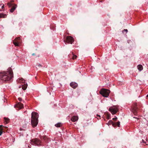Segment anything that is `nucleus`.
Here are the masks:
<instances>
[{
	"instance_id": "nucleus-1",
	"label": "nucleus",
	"mask_w": 148,
	"mask_h": 148,
	"mask_svg": "<svg viewBox=\"0 0 148 148\" xmlns=\"http://www.w3.org/2000/svg\"><path fill=\"white\" fill-rule=\"evenodd\" d=\"M13 74L12 69L9 68L6 71H3L0 73V78L5 81L10 80L13 77Z\"/></svg>"
},
{
	"instance_id": "nucleus-2",
	"label": "nucleus",
	"mask_w": 148,
	"mask_h": 148,
	"mask_svg": "<svg viewBox=\"0 0 148 148\" xmlns=\"http://www.w3.org/2000/svg\"><path fill=\"white\" fill-rule=\"evenodd\" d=\"M38 115L37 113L32 112V113L31 123L33 127H36L38 124Z\"/></svg>"
},
{
	"instance_id": "nucleus-3",
	"label": "nucleus",
	"mask_w": 148,
	"mask_h": 148,
	"mask_svg": "<svg viewBox=\"0 0 148 148\" xmlns=\"http://www.w3.org/2000/svg\"><path fill=\"white\" fill-rule=\"evenodd\" d=\"M110 92V90L108 89H103L101 90L100 92L103 97H107Z\"/></svg>"
},
{
	"instance_id": "nucleus-4",
	"label": "nucleus",
	"mask_w": 148,
	"mask_h": 148,
	"mask_svg": "<svg viewBox=\"0 0 148 148\" xmlns=\"http://www.w3.org/2000/svg\"><path fill=\"white\" fill-rule=\"evenodd\" d=\"M31 144L39 146L41 145V141L40 140L37 138L32 139L31 140Z\"/></svg>"
},
{
	"instance_id": "nucleus-5",
	"label": "nucleus",
	"mask_w": 148,
	"mask_h": 148,
	"mask_svg": "<svg viewBox=\"0 0 148 148\" xmlns=\"http://www.w3.org/2000/svg\"><path fill=\"white\" fill-rule=\"evenodd\" d=\"M109 110L112 114H115L118 111V109L117 108H112L110 107L109 108Z\"/></svg>"
},
{
	"instance_id": "nucleus-6",
	"label": "nucleus",
	"mask_w": 148,
	"mask_h": 148,
	"mask_svg": "<svg viewBox=\"0 0 148 148\" xmlns=\"http://www.w3.org/2000/svg\"><path fill=\"white\" fill-rule=\"evenodd\" d=\"M74 42L73 38L71 36H68L66 37V42L72 44Z\"/></svg>"
},
{
	"instance_id": "nucleus-7",
	"label": "nucleus",
	"mask_w": 148,
	"mask_h": 148,
	"mask_svg": "<svg viewBox=\"0 0 148 148\" xmlns=\"http://www.w3.org/2000/svg\"><path fill=\"white\" fill-rule=\"evenodd\" d=\"M70 86L72 88H75L77 87L78 84L77 83L74 82H72L70 83Z\"/></svg>"
},
{
	"instance_id": "nucleus-8",
	"label": "nucleus",
	"mask_w": 148,
	"mask_h": 148,
	"mask_svg": "<svg viewBox=\"0 0 148 148\" xmlns=\"http://www.w3.org/2000/svg\"><path fill=\"white\" fill-rule=\"evenodd\" d=\"M19 109H21L23 107V105L20 102H19L16 105Z\"/></svg>"
},
{
	"instance_id": "nucleus-9",
	"label": "nucleus",
	"mask_w": 148,
	"mask_h": 148,
	"mask_svg": "<svg viewBox=\"0 0 148 148\" xmlns=\"http://www.w3.org/2000/svg\"><path fill=\"white\" fill-rule=\"evenodd\" d=\"M78 119V117L77 116H74L72 117L71 119V120L73 122H75L77 121Z\"/></svg>"
},
{
	"instance_id": "nucleus-10",
	"label": "nucleus",
	"mask_w": 148,
	"mask_h": 148,
	"mask_svg": "<svg viewBox=\"0 0 148 148\" xmlns=\"http://www.w3.org/2000/svg\"><path fill=\"white\" fill-rule=\"evenodd\" d=\"M27 125L25 123L23 125L22 127L20 128V130H25L26 129Z\"/></svg>"
},
{
	"instance_id": "nucleus-11",
	"label": "nucleus",
	"mask_w": 148,
	"mask_h": 148,
	"mask_svg": "<svg viewBox=\"0 0 148 148\" xmlns=\"http://www.w3.org/2000/svg\"><path fill=\"white\" fill-rule=\"evenodd\" d=\"M17 6V5H14L12 6V8L10 10V12H13L16 9Z\"/></svg>"
},
{
	"instance_id": "nucleus-12",
	"label": "nucleus",
	"mask_w": 148,
	"mask_h": 148,
	"mask_svg": "<svg viewBox=\"0 0 148 148\" xmlns=\"http://www.w3.org/2000/svg\"><path fill=\"white\" fill-rule=\"evenodd\" d=\"M14 1L13 0L11 1L10 2H8L7 3L8 6L9 7H11L12 6H13L14 5L12 3Z\"/></svg>"
},
{
	"instance_id": "nucleus-13",
	"label": "nucleus",
	"mask_w": 148,
	"mask_h": 148,
	"mask_svg": "<svg viewBox=\"0 0 148 148\" xmlns=\"http://www.w3.org/2000/svg\"><path fill=\"white\" fill-rule=\"evenodd\" d=\"M14 44L16 46H19V43L18 41H16V39H15L13 42Z\"/></svg>"
},
{
	"instance_id": "nucleus-14",
	"label": "nucleus",
	"mask_w": 148,
	"mask_h": 148,
	"mask_svg": "<svg viewBox=\"0 0 148 148\" xmlns=\"http://www.w3.org/2000/svg\"><path fill=\"white\" fill-rule=\"evenodd\" d=\"M137 68L139 71H141L143 69V67L141 65H138L137 66Z\"/></svg>"
},
{
	"instance_id": "nucleus-15",
	"label": "nucleus",
	"mask_w": 148,
	"mask_h": 148,
	"mask_svg": "<svg viewBox=\"0 0 148 148\" xmlns=\"http://www.w3.org/2000/svg\"><path fill=\"white\" fill-rule=\"evenodd\" d=\"M7 17V15L2 13H0V18H5Z\"/></svg>"
},
{
	"instance_id": "nucleus-16",
	"label": "nucleus",
	"mask_w": 148,
	"mask_h": 148,
	"mask_svg": "<svg viewBox=\"0 0 148 148\" xmlns=\"http://www.w3.org/2000/svg\"><path fill=\"white\" fill-rule=\"evenodd\" d=\"M106 124H107L108 125H109L111 124H112L113 126H114V124L113 123V121L112 120H110Z\"/></svg>"
},
{
	"instance_id": "nucleus-17",
	"label": "nucleus",
	"mask_w": 148,
	"mask_h": 148,
	"mask_svg": "<svg viewBox=\"0 0 148 148\" xmlns=\"http://www.w3.org/2000/svg\"><path fill=\"white\" fill-rule=\"evenodd\" d=\"M73 56L72 57V59L73 60L76 59L77 57V56L76 55L73 54V53H72Z\"/></svg>"
},
{
	"instance_id": "nucleus-18",
	"label": "nucleus",
	"mask_w": 148,
	"mask_h": 148,
	"mask_svg": "<svg viewBox=\"0 0 148 148\" xmlns=\"http://www.w3.org/2000/svg\"><path fill=\"white\" fill-rule=\"evenodd\" d=\"M61 125V123H58L55 125V126L57 127H60Z\"/></svg>"
},
{
	"instance_id": "nucleus-19",
	"label": "nucleus",
	"mask_w": 148,
	"mask_h": 148,
	"mask_svg": "<svg viewBox=\"0 0 148 148\" xmlns=\"http://www.w3.org/2000/svg\"><path fill=\"white\" fill-rule=\"evenodd\" d=\"M27 87V85H25L22 86V88L23 90H25L26 89Z\"/></svg>"
},
{
	"instance_id": "nucleus-20",
	"label": "nucleus",
	"mask_w": 148,
	"mask_h": 148,
	"mask_svg": "<svg viewBox=\"0 0 148 148\" xmlns=\"http://www.w3.org/2000/svg\"><path fill=\"white\" fill-rule=\"evenodd\" d=\"M4 119L7 123H8L9 121V119L6 118H4Z\"/></svg>"
},
{
	"instance_id": "nucleus-21",
	"label": "nucleus",
	"mask_w": 148,
	"mask_h": 148,
	"mask_svg": "<svg viewBox=\"0 0 148 148\" xmlns=\"http://www.w3.org/2000/svg\"><path fill=\"white\" fill-rule=\"evenodd\" d=\"M107 119H110V115L109 114H107Z\"/></svg>"
},
{
	"instance_id": "nucleus-22",
	"label": "nucleus",
	"mask_w": 148,
	"mask_h": 148,
	"mask_svg": "<svg viewBox=\"0 0 148 148\" xmlns=\"http://www.w3.org/2000/svg\"><path fill=\"white\" fill-rule=\"evenodd\" d=\"M116 125L119 127H120V122L119 121L118 122L116 123Z\"/></svg>"
},
{
	"instance_id": "nucleus-23",
	"label": "nucleus",
	"mask_w": 148,
	"mask_h": 148,
	"mask_svg": "<svg viewBox=\"0 0 148 148\" xmlns=\"http://www.w3.org/2000/svg\"><path fill=\"white\" fill-rule=\"evenodd\" d=\"M3 129H1V130H0V136H1L3 132V131H2Z\"/></svg>"
},
{
	"instance_id": "nucleus-24",
	"label": "nucleus",
	"mask_w": 148,
	"mask_h": 148,
	"mask_svg": "<svg viewBox=\"0 0 148 148\" xmlns=\"http://www.w3.org/2000/svg\"><path fill=\"white\" fill-rule=\"evenodd\" d=\"M42 138L44 140H46L47 138V137L46 136H42Z\"/></svg>"
},
{
	"instance_id": "nucleus-25",
	"label": "nucleus",
	"mask_w": 148,
	"mask_h": 148,
	"mask_svg": "<svg viewBox=\"0 0 148 148\" xmlns=\"http://www.w3.org/2000/svg\"><path fill=\"white\" fill-rule=\"evenodd\" d=\"M18 100L20 101H21L22 100V99L21 98H20V97H19L18 98Z\"/></svg>"
},
{
	"instance_id": "nucleus-26",
	"label": "nucleus",
	"mask_w": 148,
	"mask_h": 148,
	"mask_svg": "<svg viewBox=\"0 0 148 148\" xmlns=\"http://www.w3.org/2000/svg\"><path fill=\"white\" fill-rule=\"evenodd\" d=\"M117 119V117H115V118H113L112 119L114 120V121H116Z\"/></svg>"
},
{
	"instance_id": "nucleus-27",
	"label": "nucleus",
	"mask_w": 148,
	"mask_h": 148,
	"mask_svg": "<svg viewBox=\"0 0 148 148\" xmlns=\"http://www.w3.org/2000/svg\"><path fill=\"white\" fill-rule=\"evenodd\" d=\"M3 127V125H0V130H1V129H2V127Z\"/></svg>"
},
{
	"instance_id": "nucleus-28",
	"label": "nucleus",
	"mask_w": 148,
	"mask_h": 148,
	"mask_svg": "<svg viewBox=\"0 0 148 148\" xmlns=\"http://www.w3.org/2000/svg\"><path fill=\"white\" fill-rule=\"evenodd\" d=\"M20 39V37H18V38H15V39H16V41H18V40H19Z\"/></svg>"
},
{
	"instance_id": "nucleus-29",
	"label": "nucleus",
	"mask_w": 148,
	"mask_h": 148,
	"mask_svg": "<svg viewBox=\"0 0 148 148\" xmlns=\"http://www.w3.org/2000/svg\"><path fill=\"white\" fill-rule=\"evenodd\" d=\"M125 31L126 32V33L127 32V29H124L123 31Z\"/></svg>"
},
{
	"instance_id": "nucleus-30",
	"label": "nucleus",
	"mask_w": 148,
	"mask_h": 148,
	"mask_svg": "<svg viewBox=\"0 0 148 148\" xmlns=\"http://www.w3.org/2000/svg\"><path fill=\"white\" fill-rule=\"evenodd\" d=\"M4 6H5L4 5H3L2 6V7H1V8H2V9H3V8H4Z\"/></svg>"
},
{
	"instance_id": "nucleus-31",
	"label": "nucleus",
	"mask_w": 148,
	"mask_h": 148,
	"mask_svg": "<svg viewBox=\"0 0 148 148\" xmlns=\"http://www.w3.org/2000/svg\"><path fill=\"white\" fill-rule=\"evenodd\" d=\"M97 116L98 117H99V118H100V117H101L100 116V115H98V114H97Z\"/></svg>"
},
{
	"instance_id": "nucleus-32",
	"label": "nucleus",
	"mask_w": 148,
	"mask_h": 148,
	"mask_svg": "<svg viewBox=\"0 0 148 148\" xmlns=\"http://www.w3.org/2000/svg\"><path fill=\"white\" fill-rule=\"evenodd\" d=\"M142 142L143 143H146V142H144V140H143V139L142 140Z\"/></svg>"
},
{
	"instance_id": "nucleus-33",
	"label": "nucleus",
	"mask_w": 148,
	"mask_h": 148,
	"mask_svg": "<svg viewBox=\"0 0 148 148\" xmlns=\"http://www.w3.org/2000/svg\"><path fill=\"white\" fill-rule=\"evenodd\" d=\"M32 56H35V53H33V54H32Z\"/></svg>"
},
{
	"instance_id": "nucleus-34",
	"label": "nucleus",
	"mask_w": 148,
	"mask_h": 148,
	"mask_svg": "<svg viewBox=\"0 0 148 148\" xmlns=\"http://www.w3.org/2000/svg\"><path fill=\"white\" fill-rule=\"evenodd\" d=\"M147 97H148V94L147 95Z\"/></svg>"
},
{
	"instance_id": "nucleus-35",
	"label": "nucleus",
	"mask_w": 148,
	"mask_h": 148,
	"mask_svg": "<svg viewBox=\"0 0 148 148\" xmlns=\"http://www.w3.org/2000/svg\"><path fill=\"white\" fill-rule=\"evenodd\" d=\"M136 112H135V113H134V114H136Z\"/></svg>"
}]
</instances>
